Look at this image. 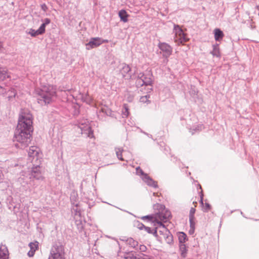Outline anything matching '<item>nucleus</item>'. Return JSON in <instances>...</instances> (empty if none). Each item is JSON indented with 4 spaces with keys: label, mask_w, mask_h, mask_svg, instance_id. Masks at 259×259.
I'll list each match as a JSON object with an SVG mask.
<instances>
[{
    "label": "nucleus",
    "mask_w": 259,
    "mask_h": 259,
    "mask_svg": "<svg viewBox=\"0 0 259 259\" xmlns=\"http://www.w3.org/2000/svg\"><path fill=\"white\" fill-rule=\"evenodd\" d=\"M32 133V132L27 131V130L16 129L14 135V141L17 143L15 144V146L21 149L27 147L31 140Z\"/></svg>",
    "instance_id": "f257e3e1"
},
{
    "label": "nucleus",
    "mask_w": 259,
    "mask_h": 259,
    "mask_svg": "<svg viewBox=\"0 0 259 259\" xmlns=\"http://www.w3.org/2000/svg\"><path fill=\"white\" fill-rule=\"evenodd\" d=\"M38 103L46 105L52 102L56 96V89L52 85L44 86L38 92Z\"/></svg>",
    "instance_id": "f03ea898"
},
{
    "label": "nucleus",
    "mask_w": 259,
    "mask_h": 259,
    "mask_svg": "<svg viewBox=\"0 0 259 259\" xmlns=\"http://www.w3.org/2000/svg\"><path fill=\"white\" fill-rule=\"evenodd\" d=\"M16 129L33 132L32 116L29 112H21Z\"/></svg>",
    "instance_id": "7ed1b4c3"
},
{
    "label": "nucleus",
    "mask_w": 259,
    "mask_h": 259,
    "mask_svg": "<svg viewBox=\"0 0 259 259\" xmlns=\"http://www.w3.org/2000/svg\"><path fill=\"white\" fill-rule=\"evenodd\" d=\"M137 78L136 83L138 87L143 85L152 86L153 83V76L150 71L140 72L138 74Z\"/></svg>",
    "instance_id": "20e7f679"
},
{
    "label": "nucleus",
    "mask_w": 259,
    "mask_h": 259,
    "mask_svg": "<svg viewBox=\"0 0 259 259\" xmlns=\"http://www.w3.org/2000/svg\"><path fill=\"white\" fill-rule=\"evenodd\" d=\"M92 123L89 122L87 119L84 120L82 119V136L84 137L89 138L92 144H94V140L95 139L94 131L92 128Z\"/></svg>",
    "instance_id": "39448f33"
},
{
    "label": "nucleus",
    "mask_w": 259,
    "mask_h": 259,
    "mask_svg": "<svg viewBox=\"0 0 259 259\" xmlns=\"http://www.w3.org/2000/svg\"><path fill=\"white\" fill-rule=\"evenodd\" d=\"M49 259H65L63 245L60 244L53 245Z\"/></svg>",
    "instance_id": "423d86ee"
},
{
    "label": "nucleus",
    "mask_w": 259,
    "mask_h": 259,
    "mask_svg": "<svg viewBox=\"0 0 259 259\" xmlns=\"http://www.w3.org/2000/svg\"><path fill=\"white\" fill-rule=\"evenodd\" d=\"M158 47L160 50V53H162L163 57L166 59L165 63L168 61L167 58L171 55L172 52V48L166 42H159L158 44Z\"/></svg>",
    "instance_id": "0eeeda50"
},
{
    "label": "nucleus",
    "mask_w": 259,
    "mask_h": 259,
    "mask_svg": "<svg viewBox=\"0 0 259 259\" xmlns=\"http://www.w3.org/2000/svg\"><path fill=\"white\" fill-rule=\"evenodd\" d=\"M174 30L175 31L176 38V42L179 44H183L188 41L189 39L186 36V34L183 32L182 29L179 25L174 26Z\"/></svg>",
    "instance_id": "6e6552de"
},
{
    "label": "nucleus",
    "mask_w": 259,
    "mask_h": 259,
    "mask_svg": "<svg viewBox=\"0 0 259 259\" xmlns=\"http://www.w3.org/2000/svg\"><path fill=\"white\" fill-rule=\"evenodd\" d=\"M28 156L30 160H31V162L33 164L36 163V162H40L39 160L40 157L39 149L37 147L31 146L30 147L28 151Z\"/></svg>",
    "instance_id": "1a4fd4ad"
},
{
    "label": "nucleus",
    "mask_w": 259,
    "mask_h": 259,
    "mask_svg": "<svg viewBox=\"0 0 259 259\" xmlns=\"http://www.w3.org/2000/svg\"><path fill=\"white\" fill-rule=\"evenodd\" d=\"M108 40L102 39L100 37L91 38L89 42L85 45L86 49L90 50L96 48L104 42H108Z\"/></svg>",
    "instance_id": "9d476101"
},
{
    "label": "nucleus",
    "mask_w": 259,
    "mask_h": 259,
    "mask_svg": "<svg viewBox=\"0 0 259 259\" xmlns=\"http://www.w3.org/2000/svg\"><path fill=\"white\" fill-rule=\"evenodd\" d=\"M163 207L165 208L164 206L161 205L160 208ZM157 217L161 221L166 223L171 218V212L169 210L164 209L163 211L157 213Z\"/></svg>",
    "instance_id": "9b49d317"
},
{
    "label": "nucleus",
    "mask_w": 259,
    "mask_h": 259,
    "mask_svg": "<svg viewBox=\"0 0 259 259\" xmlns=\"http://www.w3.org/2000/svg\"><path fill=\"white\" fill-rule=\"evenodd\" d=\"M72 204L74 206L72 208V212L74 214V219L75 220L76 224L77 226L81 225V210L78 208V205L77 203H75L73 202Z\"/></svg>",
    "instance_id": "f8f14e48"
},
{
    "label": "nucleus",
    "mask_w": 259,
    "mask_h": 259,
    "mask_svg": "<svg viewBox=\"0 0 259 259\" xmlns=\"http://www.w3.org/2000/svg\"><path fill=\"white\" fill-rule=\"evenodd\" d=\"M131 71V68L128 65L125 63L122 64V68L120 69V72L123 78L127 79H132V75Z\"/></svg>",
    "instance_id": "ddd939ff"
},
{
    "label": "nucleus",
    "mask_w": 259,
    "mask_h": 259,
    "mask_svg": "<svg viewBox=\"0 0 259 259\" xmlns=\"http://www.w3.org/2000/svg\"><path fill=\"white\" fill-rule=\"evenodd\" d=\"M38 162H36V163L33 164V165H36L35 167H33L31 170V176L30 178H35L36 180L41 179L42 177L41 174V172L39 170V167L38 166Z\"/></svg>",
    "instance_id": "4468645a"
},
{
    "label": "nucleus",
    "mask_w": 259,
    "mask_h": 259,
    "mask_svg": "<svg viewBox=\"0 0 259 259\" xmlns=\"http://www.w3.org/2000/svg\"><path fill=\"white\" fill-rule=\"evenodd\" d=\"M142 179L149 186L154 188H158L157 182L155 181L148 175H144V176L142 177Z\"/></svg>",
    "instance_id": "2eb2a0df"
},
{
    "label": "nucleus",
    "mask_w": 259,
    "mask_h": 259,
    "mask_svg": "<svg viewBox=\"0 0 259 259\" xmlns=\"http://www.w3.org/2000/svg\"><path fill=\"white\" fill-rule=\"evenodd\" d=\"M139 254H141V253L138 254L133 251L124 252L123 255L121 254V252L118 253V256H120L125 259H138Z\"/></svg>",
    "instance_id": "dca6fc26"
},
{
    "label": "nucleus",
    "mask_w": 259,
    "mask_h": 259,
    "mask_svg": "<svg viewBox=\"0 0 259 259\" xmlns=\"http://www.w3.org/2000/svg\"><path fill=\"white\" fill-rule=\"evenodd\" d=\"M29 246L30 249L28 252V255L30 257H32L34 255L35 251L38 248V242L37 241L30 242L29 244Z\"/></svg>",
    "instance_id": "f3484780"
},
{
    "label": "nucleus",
    "mask_w": 259,
    "mask_h": 259,
    "mask_svg": "<svg viewBox=\"0 0 259 259\" xmlns=\"http://www.w3.org/2000/svg\"><path fill=\"white\" fill-rule=\"evenodd\" d=\"M157 224H158V232L159 234L161 235V237L162 238L164 235H166L167 232H169V231L165 227V226L160 222L157 221Z\"/></svg>",
    "instance_id": "a211bd4d"
},
{
    "label": "nucleus",
    "mask_w": 259,
    "mask_h": 259,
    "mask_svg": "<svg viewBox=\"0 0 259 259\" xmlns=\"http://www.w3.org/2000/svg\"><path fill=\"white\" fill-rule=\"evenodd\" d=\"M195 211H196V209L194 208L191 207V208L190 209V210L189 215L190 227L191 228V229H193V230L195 229V223L194 222V219H195L194 214H195Z\"/></svg>",
    "instance_id": "6ab92c4d"
},
{
    "label": "nucleus",
    "mask_w": 259,
    "mask_h": 259,
    "mask_svg": "<svg viewBox=\"0 0 259 259\" xmlns=\"http://www.w3.org/2000/svg\"><path fill=\"white\" fill-rule=\"evenodd\" d=\"M9 252L5 245L0 246V259H8Z\"/></svg>",
    "instance_id": "aec40b11"
},
{
    "label": "nucleus",
    "mask_w": 259,
    "mask_h": 259,
    "mask_svg": "<svg viewBox=\"0 0 259 259\" xmlns=\"http://www.w3.org/2000/svg\"><path fill=\"white\" fill-rule=\"evenodd\" d=\"M118 16L120 19V21L125 23L128 21V17L129 15L125 10L122 9L118 12Z\"/></svg>",
    "instance_id": "412c9836"
},
{
    "label": "nucleus",
    "mask_w": 259,
    "mask_h": 259,
    "mask_svg": "<svg viewBox=\"0 0 259 259\" xmlns=\"http://www.w3.org/2000/svg\"><path fill=\"white\" fill-rule=\"evenodd\" d=\"M214 38L216 41H220L224 36L223 32L219 28L214 30Z\"/></svg>",
    "instance_id": "4be33fe9"
},
{
    "label": "nucleus",
    "mask_w": 259,
    "mask_h": 259,
    "mask_svg": "<svg viewBox=\"0 0 259 259\" xmlns=\"http://www.w3.org/2000/svg\"><path fill=\"white\" fill-rule=\"evenodd\" d=\"M178 240L179 244H185V243L188 240V237L185 233L183 232H180L178 234Z\"/></svg>",
    "instance_id": "5701e85b"
},
{
    "label": "nucleus",
    "mask_w": 259,
    "mask_h": 259,
    "mask_svg": "<svg viewBox=\"0 0 259 259\" xmlns=\"http://www.w3.org/2000/svg\"><path fill=\"white\" fill-rule=\"evenodd\" d=\"M213 50L210 52V54L214 57H220L221 54L220 52V49L219 47V45L218 44H215L213 45L212 46Z\"/></svg>",
    "instance_id": "b1692460"
},
{
    "label": "nucleus",
    "mask_w": 259,
    "mask_h": 259,
    "mask_svg": "<svg viewBox=\"0 0 259 259\" xmlns=\"http://www.w3.org/2000/svg\"><path fill=\"white\" fill-rule=\"evenodd\" d=\"M180 251L181 252V256L183 258H185L187 254V247L185 244H179Z\"/></svg>",
    "instance_id": "393cba45"
},
{
    "label": "nucleus",
    "mask_w": 259,
    "mask_h": 259,
    "mask_svg": "<svg viewBox=\"0 0 259 259\" xmlns=\"http://www.w3.org/2000/svg\"><path fill=\"white\" fill-rule=\"evenodd\" d=\"M190 96L194 99V100L197 98L198 90L195 86H191L189 91Z\"/></svg>",
    "instance_id": "a878e982"
},
{
    "label": "nucleus",
    "mask_w": 259,
    "mask_h": 259,
    "mask_svg": "<svg viewBox=\"0 0 259 259\" xmlns=\"http://www.w3.org/2000/svg\"><path fill=\"white\" fill-rule=\"evenodd\" d=\"M0 71V81H3L7 78L9 77V75L7 72L6 68H4Z\"/></svg>",
    "instance_id": "bb28decb"
},
{
    "label": "nucleus",
    "mask_w": 259,
    "mask_h": 259,
    "mask_svg": "<svg viewBox=\"0 0 259 259\" xmlns=\"http://www.w3.org/2000/svg\"><path fill=\"white\" fill-rule=\"evenodd\" d=\"M126 242L127 244L134 248H136L138 245V242L132 238H128L126 240Z\"/></svg>",
    "instance_id": "cd10ccee"
},
{
    "label": "nucleus",
    "mask_w": 259,
    "mask_h": 259,
    "mask_svg": "<svg viewBox=\"0 0 259 259\" xmlns=\"http://www.w3.org/2000/svg\"><path fill=\"white\" fill-rule=\"evenodd\" d=\"M162 239H164L166 242L169 244L173 242V236L170 231L167 232L166 235H164Z\"/></svg>",
    "instance_id": "c85d7f7f"
},
{
    "label": "nucleus",
    "mask_w": 259,
    "mask_h": 259,
    "mask_svg": "<svg viewBox=\"0 0 259 259\" xmlns=\"http://www.w3.org/2000/svg\"><path fill=\"white\" fill-rule=\"evenodd\" d=\"M116 154L117 158L121 160L124 161V159L122 156V153L123 151V149L122 148H115Z\"/></svg>",
    "instance_id": "c756f323"
},
{
    "label": "nucleus",
    "mask_w": 259,
    "mask_h": 259,
    "mask_svg": "<svg viewBox=\"0 0 259 259\" xmlns=\"http://www.w3.org/2000/svg\"><path fill=\"white\" fill-rule=\"evenodd\" d=\"M102 111L103 112V114L111 116L112 115V111L110 109H109L108 107L103 108L101 109L99 113H98V115L99 116L100 115V112Z\"/></svg>",
    "instance_id": "7c9ffc66"
},
{
    "label": "nucleus",
    "mask_w": 259,
    "mask_h": 259,
    "mask_svg": "<svg viewBox=\"0 0 259 259\" xmlns=\"http://www.w3.org/2000/svg\"><path fill=\"white\" fill-rule=\"evenodd\" d=\"M158 228H157V227L155 228L154 229H153L152 233L151 234H152L157 238V240L160 241L162 240V237L158 236Z\"/></svg>",
    "instance_id": "2f4dec72"
},
{
    "label": "nucleus",
    "mask_w": 259,
    "mask_h": 259,
    "mask_svg": "<svg viewBox=\"0 0 259 259\" xmlns=\"http://www.w3.org/2000/svg\"><path fill=\"white\" fill-rule=\"evenodd\" d=\"M129 114L128 108L127 105H123V109L122 110L123 117H127Z\"/></svg>",
    "instance_id": "473e14b6"
},
{
    "label": "nucleus",
    "mask_w": 259,
    "mask_h": 259,
    "mask_svg": "<svg viewBox=\"0 0 259 259\" xmlns=\"http://www.w3.org/2000/svg\"><path fill=\"white\" fill-rule=\"evenodd\" d=\"M134 226L142 230L144 229L145 226L140 221H137L134 222Z\"/></svg>",
    "instance_id": "72a5a7b5"
},
{
    "label": "nucleus",
    "mask_w": 259,
    "mask_h": 259,
    "mask_svg": "<svg viewBox=\"0 0 259 259\" xmlns=\"http://www.w3.org/2000/svg\"><path fill=\"white\" fill-rule=\"evenodd\" d=\"M202 125H198L196 126H193V128H191L190 132H192V134H194V132H198L202 130Z\"/></svg>",
    "instance_id": "f704fd0d"
},
{
    "label": "nucleus",
    "mask_w": 259,
    "mask_h": 259,
    "mask_svg": "<svg viewBox=\"0 0 259 259\" xmlns=\"http://www.w3.org/2000/svg\"><path fill=\"white\" fill-rule=\"evenodd\" d=\"M141 219L143 220H147L149 222H154L153 221V219H154L153 215H147L145 216H143L141 218Z\"/></svg>",
    "instance_id": "c9c22d12"
},
{
    "label": "nucleus",
    "mask_w": 259,
    "mask_h": 259,
    "mask_svg": "<svg viewBox=\"0 0 259 259\" xmlns=\"http://www.w3.org/2000/svg\"><path fill=\"white\" fill-rule=\"evenodd\" d=\"M149 95H146L144 96H142L140 98V101L143 103H149V101L148 100V98H149Z\"/></svg>",
    "instance_id": "e433bc0d"
},
{
    "label": "nucleus",
    "mask_w": 259,
    "mask_h": 259,
    "mask_svg": "<svg viewBox=\"0 0 259 259\" xmlns=\"http://www.w3.org/2000/svg\"><path fill=\"white\" fill-rule=\"evenodd\" d=\"M136 173L138 175L142 176V177L144 176V175H147V174L144 173L143 170L140 167L136 168Z\"/></svg>",
    "instance_id": "4c0bfd02"
},
{
    "label": "nucleus",
    "mask_w": 259,
    "mask_h": 259,
    "mask_svg": "<svg viewBox=\"0 0 259 259\" xmlns=\"http://www.w3.org/2000/svg\"><path fill=\"white\" fill-rule=\"evenodd\" d=\"M46 26V25L43 23L40 26L39 28L38 29L37 32L40 34L44 33L45 31Z\"/></svg>",
    "instance_id": "58836bf2"
},
{
    "label": "nucleus",
    "mask_w": 259,
    "mask_h": 259,
    "mask_svg": "<svg viewBox=\"0 0 259 259\" xmlns=\"http://www.w3.org/2000/svg\"><path fill=\"white\" fill-rule=\"evenodd\" d=\"M79 107H80V105L77 103L74 106V108L75 109V111H74L75 113L73 114L74 115H78L79 114Z\"/></svg>",
    "instance_id": "ea45409f"
},
{
    "label": "nucleus",
    "mask_w": 259,
    "mask_h": 259,
    "mask_svg": "<svg viewBox=\"0 0 259 259\" xmlns=\"http://www.w3.org/2000/svg\"><path fill=\"white\" fill-rule=\"evenodd\" d=\"M38 30H35L34 29H31L28 32L29 34H30L32 36H35L38 34H40V33H38Z\"/></svg>",
    "instance_id": "a19ab883"
},
{
    "label": "nucleus",
    "mask_w": 259,
    "mask_h": 259,
    "mask_svg": "<svg viewBox=\"0 0 259 259\" xmlns=\"http://www.w3.org/2000/svg\"><path fill=\"white\" fill-rule=\"evenodd\" d=\"M197 189H201L202 190V188H201V185L200 184H198ZM200 203L201 204H203V194L202 193V191L200 192Z\"/></svg>",
    "instance_id": "79ce46f5"
},
{
    "label": "nucleus",
    "mask_w": 259,
    "mask_h": 259,
    "mask_svg": "<svg viewBox=\"0 0 259 259\" xmlns=\"http://www.w3.org/2000/svg\"><path fill=\"white\" fill-rule=\"evenodd\" d=\"M138 259H152L151 258H150L148 255L143 253L139 254V256H138Z\"/></svg>",
    "instance_id": "37998d69"
},
{
    "label": "nucleus",
    "mask_w": 259,
    "mask_h": 259,
    "mask_svg": "<svg viewBox=\"0 0 259 259\" xmlns=\"http://www.w3.org/2000/svg\"><path fill=\"white\" fill-rule=\"evenodd\" d=\"M81 100H82V102H86L87 104H90L91 103V102H92V99L90 97L88 98L87 99H85L82 96Z\"/></svg>",
    "instance_id": "c03bdc74"
},
{
    "label": "nucleus",
    "mask_w": 259,
    "mask_h": 259,
    "mask_svg": "<svg viewBox=\"0 0 259 259\" xmlns=\"http://www.w3.org/2000/svg\"><path fill=\"white\" fill-rule=\"evenodd\" d=\"M210 208H211L210 205L208 203H205L204 211H205V212L208 211L210 209Z\"/></svg>",
    "instance_id": "a18cd8bd"
},
{
    "label": "nucleus",
    "mask_w": 259,
    "mask_h": 259,
    "mask_svg": "<svg viewBox=\"0 0 259 259\" xmlns=\"http://www.w3.org/2000/svg\"><path fill=\"white\" fill-rule=\"evenodd\" d=\"M139 249L141 252H145L147 250V247L144 245H141Z\"/></svg>",
    "instance_id": "49530a36"
},
{
    "label": "nucleus",
    "mask_w": 259,
    "mask_h": 259,
    "mask_svg": "<svg viewBox=\"0 0 259 259\" xmlns=\"http://www.w3.org/2000/svg\"><path fill=\"white\" fill-rule=\"evenodd\" d=\"M76 194L75 192H73L71 195V200L73 202V201H76Z\"/></svg>",
    "instance_id": "de8ad7c7"
},
{
    "label": "nucleus",
    "mask_w": 259,
    "mask_h": 259,
    "mask_svg": "<svg viewBox=\"0 0 259 259\" xmlns=\"http://www.w3.org/2000/svg\"><path fill=\"white\" fill-rule=\"evenodd\" d=\"M93 196H94V194L93 193L91 192V193H89L87 196H85V197H86L87 199L93 200Z\"/></svg>",
    "instance_id": "09e8293b"
},
{
    "label": "nucleus",
    "mask_w": 259,
    "mask_h": 259,
    "mask_svg": "<svg viewBox=\"0 0 259 259\" xmlns=\"http://www.w3.org/2000/svg\"><path fill=\"white\" fill-rule=\"evenodd\" d=\"M144 229L149 234H151L152 233L153 230H152L150 227L145 226Z\"/></svg>",
    "instance_id": "8fccbe9b"
},
{
    "label": "nucleus",
    "mask_w": 259,
    "mask_h": 259,
    "mask_svg": "<svg viewBox=\"0 0 259 259\" xmlns=\"http://www.w3.org/2000/svg\"><path fill=\"white\" fill-rule=\"evenodd\" d=\"M44 23L46 25H47V24H49V23H50V22H51L49 18H46V19H45V20H44Z\"/></svg>",
    "instance_id": "3c124183"
},
{
    "label": "nucleus",
    "mask_w": 259,
    "mask_h": 259,
    "mask_svg": "<svg viewBox=\"0 0 259 259\" xmlns=\"http://www.w3.org/2000/svg\"><path fill=\"white\" fill-rule=\"evenodd\" d=\"M41 9H42L45 12V11H47V9H48V8H47V6H46L45 4H42V5H41Z\"/></svg>",
    "instance_id": "603ef678"
},
{
    "label": "nucleus",
    "mask_w": 259,
    "mask_h": 259,
    "mask_svg": "<svg viewBox=\"0 0 259 259\" xmlns=\"http://www.w3.org/2000/svg\"><path fill=\"white\" fill-rule=\"evenodd\" d=\"M194 231V229L193 230V229H191V228L190 227V230H189V233L190 234L193 233Z\"/></svg>",
    "instance_id": "864d4df0"
},
{
    "label": "nucleus",
    "mask_w": 259,
    "mask_h": 259,
    "mask_svg": "<svg viewBox=\"0 0 259 259\" xmlns=\"http://www.w3.org/2000/svg\"><path fill=\"white\" fill-rule=\"evenodd\" d=\"M142 132L144 134L147 135L149 137L152 138V136L151 135H149L148 134H147L145 132Z\"/></svg>",
    "instance_id": "5fc2aeb1"
},
{
    "label": "nucleus",
    "mask_w": 259,
    "mask_h": 259,
    "mask_svg": "<svg viewBox=\"0 0 259 259\" xmlns=\"http://www.w3.org/2000/svg\"><path fill=\"white\" fill-rule=\"evenodd\" d=\"M3 88L0 86V93H3Z\"/></svg>",
    "instance_id": "6e6d98bb"
},
{
    "label": "nucleus",
    "mask_w": 259,
    "mask_h": 259,
    "mask_svg": "<svg viewBox=\"0 0 259 259\" xmlns=\"http://www.w3.org/2000/svg\"><path fill=\"white\" fill-rule=\"evenodd\" d=\"M176 157H174V156H171V160L172 161H174L175 159H176Z\"/></svg>",
    "instance_id": "4d7b16f0"
},
{
    "label": "nucleus",
    "mask_w": 259,
    "mask_h": 259,
    "mask_svg": "<svg viewBox=\"0 0 259 259\" xmlns=\"http://www.w3.org/2000/svg\"><path fill=\"white\" fill-rule=\"evenodd\" d=\"M2 47H3L2 43L0 41V50L2 48Z\"/></svg>",
    "instance_id": "13d9d810"
},
{
    "label": "nucleus",
    "mask_w": 259,
    "mask_h": 259,
    "mask_svg": "<svg viewBox=\"0 0 259 259\" xmlns=\"http://www.w3.org/2000/svg\"><path fill=\"white\" fill-rule=\"evenodd\" d=\"M153 195H155V193H153Z\"/></svg>",
    "instance_id": "bf43d9fd"
}]
</instances>
